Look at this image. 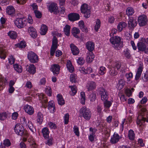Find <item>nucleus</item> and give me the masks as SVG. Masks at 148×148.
Instances as JSON below:
<instances>
[{
	"label": "nucleus",
	"instance_id": "obj_1",
	"mask_svg": "<svg viewBox=\"0 0 148 148\" xmlns=\"http://www.w3.org/2000/svg\"><path fill=\"white\" fill-rule=\"evenodd\" d=\"M110 41L112 47L116 50H119L123 46V42L121 41V38L119 36L111 37Z\"/></svg>",
	"mask_w": 148,
	"mask_h": 148
},
{
	"label": "nucleus",
	"instance_id": "obj_2",
	"mask_svg": "<svg viewBox=\"0 0 148 148\" xmlns=\"http://www.w3.org/2000/svg\"><path fill=\"white\" fill-rule=\"evenodd\" d=\"M80 116L83 117L86 120H89L91 118L92 113L90 110L85 107L81 108L79 111Z\"/></svg>",
	"mask_w": 148,
	"mask_h": 148
},
{
	"label": "nucleus",
	"instance_id": "obj_3",
	"mask_svg": "<svg viewBox=\"0 0 148 148\" xmlns=\"http://www.w3.org/2000/svg\"><path fill=\"white\" fill-rule=\"evenodd\" d=\"M147 110L145 108H142L139 111V115L137 117V123L141 126L145 121L148 122V118L147 119L143 117L144 114L147 113Z\"/></svg>",
	"mask_w": 148,
	"mask_h": 148
},
{
	"label": "nucleus",
	"instance_id": "obj_4",
	"mask_svg": "<svg viewBox=\"0 0 148 148\" xmlns=\"http://www.w3.org/2000/svg\"><path fill=\"white\" fill-rule=\"evenodd\" d=\"M14 130L15 133L18 135L22 136L23 135L27 136L28 134L26 132H24V129L23 126L21 124L17 123L16 124Z\"/></svg>",
	"mask_w": 148,
	"mask_h": 148
},
{
	"label": "nucleus",
	"instance_id": "obj_5",
	"mask_svg": "<svg viewBox=\"0 0 148 148\" xmlns=\"http://www.w3.org/2000/svg\"><path fill=\"white\" fill-rule=\"evenodd\" d=\"M27 23L26 19L24 18H17L14 21V23L19 28L24 27Z\"/></svg>",
	"mask_w": 148,
	"mask_h": 148
},
{
	"label": "nucleus",
	"instance_id": "obj_6",
	"mask_svg": "<svg viewBox=\"0 0 148 148\" xmlns=\"http://www.w3.org/2000/svg\"><path fill=\"white\" fill-rule=\"evenodd\" d=\"M27 56L28 59L31 63H36L38 60V56L33 51L28 52L27 53Z\"/></svg>",
	"mask_w": 148,
	"mask_h": 148
},
{
	"label": "nucleus",
	"instance_id": "obj_7",
	"mask_svg": "<svg viewBox=\"0 0 148 148\" xmlns=\"http://www.w3.org/2000/svg\"><path fill=\"white\" fill-rule=\"evenodd\" d=\"M148 19L147 16L145 14L140 16L138 18V23L140 27L144 26L148 22Z\"/></svg>",
	"mask_w": 148,
	"mask_h": 148
},
{
	"label": "nucleus",
	"instance_id": "obj_8",
	"mask_svg": "<svg viewBox=\"0 0 148 148\" xmlns=\"http://www.w3.org/2000/svg\"><path fill=\"white\" fill-rule=\"evenodd\" d=\"M99 90L101 100L103 101H106L107 100L108 96L106 90L102 88H100Z\"/></svg>",
	"mask_w": 148,
	"mask_h": 148
},
{
	"label": "nucleus",
	"instance_id": "obj_9",
	"mask_svg": "<svg viewBox=\"0 0 148 148\" xmlns=\"http://www.w3.org/2000/svg\"><path fill=\"white\" fill-rule=\"evenodd\" d=\"M137 25V21L133 17L129 18L128 21V25L129 29L133 30Z\"/></svg>",
	"mask_w": 148,
	"mask_h": 148
},
{
	"label": "nucleus",
	"instance_id": "obj_10",
	"mask_svg": "<svg viewBox=\"0 0 148 148\" xmlns=\"http://www.w3.org/2000/svg\"><path fill=\"white\" fill-rule=\"evenodd\" d=\"M6 13L9 15L13 16L15 14V10L14 7L12 5H9L6 8Z\"/></svg>",
	"mask_w": 148,
	"mask_h": 148
},
{
	"label": "nucleus",
	"instance_id": "obj_11",
	"mask_svg": "<svg viewBox=\"0 0 148 148\" xmlns=\"http://www.w3.org/2000/svg\"><path fill=\"white\" fill-rule=\"evenodd\" d=\"M68 17L69 20L72 21L78 20L79 19V14L76 13H72L69 14Z\"/></svg>",
	"mask_w": 148,
	"mask_h": 148
},
{
	"label": "nucleus",
	"instance_id": "obj_12",
	"mask_svg": "<svg viewBox=\"0 0 148 148\" xmlns=\"http://www.w3.org/2000/svg\"><path fill=\"white\" fill-rule=\"evenodd\" d=\"M49 9L51 12H54L57 13L58 10L57 5L56 3H52L50 5Z\"/></svg>",
	"mask_w": 148,
	"mask_h": 148
},
{
	"label": "nucleus",
	"instance_id": "obj_13",
	"mask_svg": "<svg viewBox=\"0 0 148 148\" xmlns=\"http://www.w3.org/2000/svg\"><path fill=\"white\" fill-rule=\"evenodd\" d=\"M28 31L31 36L33 38H35L37 37L36 31L33 27H29L28 29Z\"/></svg>",
	"mask_w": 148,
	"mask_h": 148
},
{
	"label": "nucleus",
	"instance_id": "obj_14",
	"mask_svg": "<svg viewBox=\"0 0 148 148\" xmlns=\"http://www.w3.org/2000/svg\"><path fill=\"white\" fill-rule=\"evenodd\" d=\"M25 110L26 112L29 115H32L34 113V109L32 106L26 105L24 106Z\"/></svg>",
	"mask_w": 148,
	"mask_h": 148
},
{
	"label": "nucleus",
	"instance_id": "obj_15",
	"mask_svg": "<svg viewBox=\"0 0 148 148\" xmlns=\"http://www.w3.org/2000/svg\"><path fill=\"white\" fill-rule=\"evenodd\" d=\"M60 67L58 64H55L51 66V69L54 75L59 73Z\"/></svg>",
	"mask_w": 148,
	"mask_h": 148
},
{
	"label": "nucleus",
	"instance_id": "obj_16",
	"mask_svg": "<svg viewBox=\"0 0 148 148\" xmlns=\"http://www.w3.org/2000/svg\"><path fill=\"white\" fill-rule=\"evenodd\" d=\"M80 31L77 27H74L71 29V33L73 36L76 38H79L78 34L80 33Z\"/></svg>",
	"mask_w": 148,
	"mask_h": 148
},
{
	"label": "nucleus",
	"instance_id": "obj_17",
	"mask_svg": "<svg viewBox=\"0 0 148 148\" xmlns=\"http://www.w3.org/2000/svg\"><path fill=\"white\" fill-rule=\"evenodd\" d=\"M120 138V137L119 134L114 133L111 138L110 142L112 144H115L118 142Z\"/></svg>",
	"mask_w": 148,
	"mask_h": 148
},
{
	"label": "nucleus",
	"instance_id": "obj_18",
	"mask_svg": "<svg viewBox=\"0 0 148 148\" xmlns=\"http://www.w3.org/2000/svg\"><path fill=\"white\" fill-rule=\"evenodd\" d=\"M70 46L73 54L75 55H78L79 52V49L73 44H71Z\"/></svg>",
	"mask_w": 148,
	"mask_h": 148
},
{
	"label": "nucleus",
	"instance_id": "obj_19",
	"mask_svg": "<svg viewBox=\"0 0 148 148\" xmlns=\"http://www.w3.org/2000/svg\"><path fill=\"white\" fill-rule=\"evenodd\" d=\"M79 26L80 29L83 32H88V29L86 26L84 25V22L82 21H81L79 22Z\"/></svg>",
	"mask_w": 148,
	"mask_h": 148
},
{
	"label": "nucleus",
	"instance_id": "obj_20",
	"mask_svg": "<svg viewBox=\"0 0 148 148\" xmlns=\"http://www.w3.org/2000/svg\"><path fill=\"white\" fill-rule=\"evenodd\" d=\"M87 87L88 91L94 89L96 87V83L93 81L88 82L87 85Z\"/></svg>",
	"mask_w": 148,
	"mask_h": 148
},
{
	"label": "nucleus",
	"instance_id": "obj_21",
	"mask_svg": "<svg viewBox=\"0 0 148 148\" xmlns=\"http://www.w3.org/2000/svg\"><path fill=\"white\" fill-rule=\"evenodd\" d=\"M48 108L51 113H53L55 111L56 109L54 107L53 102V101H51L49 102L48 105Z\"/></svg>",
	"mask_w": 148,
	"mask_h": 148
},
{
	"label": "nucleus",
	"instance_id": "obj_22",
	"mask_svg": "<svg viewBox=\"0 0 148 148\" xmlns=\"http://www.w3.org/2000/svg\"><path fill=\"white\" fill-rule=\"evenodd\" d=\"M86 46L88 50L90 51L89 52H92V51L94 49V44L92 42H88L86 44Z\"/></svg>",
	"mask_w": 148,
	"mask_h": 148
},
{
	"label": "nucleus",
	"instance_id": "obj_23",
	"mask_svg": "<svg viewBox=\"0 0 148 148\" xmlns=\"http://www.w3.org/2000/svg\"><path fill=\"white\" fill-rule=\"evenodd\" d=\"M127 25L126 23L124 22H120L117 26L118 31L119 32H121L123 28H125Z\"/></svg>",
	"mask_w": 148,
	"mask_h": 148
},
{
	"label": "nucleus",
	"instance_id": "obj_24",
	"mask_svg": "<svg viewBox=\"0 0 148 148\" xmlns=\"http://www.w3.org/2000/svg\"><path fill=\"white\" fill-rule=\"evenodd\" d=\"M6 57V52L5 48L3 46H0V58L5 59Z\"/></svg>",
	"mask_w": 148,
	"mask_h": 148
},
{
	"label": "nucleus",
	"instance_id": "obj_25",
	"mask_svg": "<svg viewBox=\"0 0 148 148\" xmlns=\"http://www.w3.org/2000/svg\"><path fill=\"white\" fill-rule=\"evenodd\" d=\"M138 49L140 51H144L145 50L146 46L145 44L143 42H140L137 44Z\"/></svg>",
	"mask_w": 148,
	"mask_h": 148
},
{
	"label": "nucleus",
	"instance_id": "obj_26",
	"mask_svg": "<svg viewBox=\"0 0 148 148\" xmlns=\"http://www.w3.org/2000/svg\"><path fill=\"white\" fill-rule=\"evenodd\" d=\"M39 100L40 101L42 105H44L45 106L44 107L46 108L45 105V104L47 102V100L46 96L43 94H41L40 95L39 97Z\"/></svg>",
	"mask_w": 148,
	"mask_h": 148
},
{
	"label": "nucleus",
	"instance_id": "obj_27",
	"mask_svg": "<svg viewBox=\"0 0 148 148\" xmlns=\"http://www.w3.org/2000/svg\"><path fill=\"white\" fill-rule=\"evenodd\" d=\"M95 58V55L92 52H89L87 53L86 60L88 62H91Z\"/></svg>",
	"mask_w": 148,
	"mask_h": 148
},
{
	"label": "nucleus",
	"instance_id": "obj_28",
	"mask_svg": "<svg viewBox=\"0 0 148 148\" xmlns=\"http://www.w3.org/2000/svg\"><path fill=\"white\" fill-rule=\"evenodd\" d=\"M27 69L28 71L30 74H34L36 72V67L33 64H31Z\"/></svg>",
	"mask_w": 148,
	"mask_h": 148
},
{
	"label": "nucleus",
	"instance_id": "obj_29",
	"mask_svg": "<svg viewBox=\"0 0 148 148\" xmlns=\"http://www.w3.org/2000/svg\"><path fill=\"white\" fill-rule=\"evenodd\" d=\"M43 119V115L40 112H38L37 114V123L40 124L42 122Z\"/></svg>",
	"mask_w": 148,
	"mask_h": 148
},
{
	"label": "nucleus",
	"instance_id": "obj_30",
	"mask_svg": "<svg viewBox=\"0 0 148 148\" xmlns=\"http://www.w3.org/2000/svg\"><path fill=\"white\" fill-rule=\"evenodd\" d=\"M48 30V27L47 26L45 25H42L40 29V34L42 35H45Z\"/></svg>",
	"mask_w": 148,
	"mask_h": 148
},
{
	"label": "nucleus",
	"instance_id": "obj_31",
	"mask_svg": "<svg viewBox=\"0 0 148 148\" xmlns=\"http://www.w3.org/2000/svg\"><path fill=\"white\" fill-rule=\"evenodd\" d=\"M8 35L11 38L13 39H16L17 36L16 33L13 31H9L8 33Z\"/></svg>",
	"mask_w": 148,
	"mask_h": 148
},
{
	"label": "nucleus",
	"instance_id": "obj_32",
	"mask_svg": "<svg viewBox=\"0 0 148 148\" xmlns=\"http://www.w3.org/2000/svg\"><path fill=\"white\" fill-rule=\"evenodd\" d=\"M142 71V67L141 66H140L138 69L137 72L135 76V79L136 80H138L139 79L140 77Z\"/></svg>",
	"mask_w": 148,
	"mask_h": 148
},
{
	"label": "nucleus",
	"instance_id": "obj_33",
	"mask_svg": "<svg viewBox=\"0 0 148 148\" xmlns=\"http://www.w3.org/2000/svg\"><path fill=\"white\" fill-rule=\"evenodd\" d=\"M42 132L45 138H48L49 132L47 128L45 127L43 128L42 130Z\"/></svg>",
	"mask_w": 148,
	"mask_h": 148
},
{
	"label": "nucleus",
	"instance_id": "obj_34",
	"mask_svg": "<svg viewBox=\"0 0 148 148\" xmlns=\"http://www.w3.org/2000/svg\"><path fill=\"white\" fill-rule=\"evenodd\" d=\"M57 100L58 104L62 105L65 103V101L62 95L58 94L57 96Z\"/></svg>",
	"mask_w": 148,
	"mask_h": 148
},
{
	"label": "nucleus",
	"instance_id": "obj_35",
	"mask_svg": "<svg viewBox=\"0 0 148 148\" xmlns=\"http://www.w3.org/2000/svg\"><path fill=\"white\" fill-rule=\"evenodd\" d=\"M134 13V9L132 7H128L126 10V14L128 16H132Z\"/></svg>",
	"mask_w": 148,
	"mask_h": 148
},
{
	"label": "nucleus",
	"instance_id": "obj_36",
	"mask_svg": "<svg viewBox=\"0 0 148 148\" xmlns=\"http://www.w3.org/2000/svg\"><path fill=\"white\" fill-rule=\"evenodd\" d=\"M71 27L68 25H66L64 28V32L65 34L67 36H69L70 34Z\"/></svg>",
	"mask_w": 148,
	"mask_h": 148
},
{
	"label": "nucleus",
	"instance_id": "obj_37",
	"mask_svg": "<svg viewBox=\"0 0 148 148\" xmlns=\"http://www.w3.org/2000/svg\"><path fill=\"white\" fill-rule=\"evenodd\" d=\"M89 10H90V8L87 4L84 3L82 5L80 8L81 12Z\"/></svg>",
	"mask_w": 148,
	"mask_h": 148
},
{
	"label": "nucleus",
	"instance_id": "obj_38",
	"mask_svg": "<svg viewBox=\"0 0 148 148\" xmlns=\"http://www.w3.org/2000/svg\"><path fill=\"white\" fill-rule=\"evenodd\" d=\"M69 88H70L71 91L69 92L70 94L72 96L75 95L77 92L76 87L75 86H69Z\"/></svg>",
	"mask_w": 148,
	"mask_h": 148
},
{
	"label": "nucleus",
	"instance_id": "obj_39",
	"mask_svg": "<svg viewBox=\"0 0 148 148\" xmlns=\"http://www.w3.org/2000/svg\"><path fill=\"white\" fill-rule=\"evenodd\" d=\"M15 70L18 73H21L22 71V66L18 64H15L13 65Z\"/></svg>",
	"mask_w": 148,
	"mask_h": 148
},
{
	"label": "nucleus",
	"instance_id": "obj_40",
	"mask_svg": "<svg viewBox=\"0 0 148 148\" xmlns=\"http://www.w3.org/2000/svg\"><path fill=\"white\" fill-rule=\"evenodd\" d=\"M116 71L117 70L116 69L112 66L109 69V73L111 75L114 76L117 74V72Z\"/></svg>",
	"mask_w": 148,
	"mask_h": 148
},
{
	"label": "nucleus",
	"instance_id": "obj_41",
	"mask_svg": "<svg viewBox=\"0 0 148 148\" xmlns=\"http://www.w3.org/2000/svg\"><path fill=\"white\" fill-rule=\"evenodd\" d=\"M16 47L20 48H25L26 46L25 42L24 41H22L20 42L15 45Z\"/></svg>",
	"mask_w": 148,
	"mask_h": 148
},
{
	"label": "nucleus",
	"instance_id": "obj_42",
	"mask_svg": "<svg viewBox=\"0 0 148 148\" xmlns=\"http://www.w3.org/2000/svg\"><path fill=\"white\" fill-rule=\"evenodd\" d=\"M67 67L70 73H72L74 71L73 67L71 62H68L66 64Z\"/></svg>",
	"mask_w": 148,
	"mask_h": 148
},
{
	"label": "nucleus",
	"instance_id": "obj_43",
	"mask_svg": "<svg viewBox=\"0 0 148 148\" xmlns=\"http://www.w3.org/2000/svg\"><path fill=\"white\" fill-rule=\"evenodd\" d=\"M128 137L129 139L133 140L134 139L135 137V134L134 132L132 130H130L129 131Z\"/></svg>",
	"mask_w": 148,
	"mask_h": 148
},
{
	"label": "nucleus",
	"instance_id": "obj_44",
	"mask_svg": "<svg viewBox=\"0 0 148 148\" xmlns=\"http://www.w3.org/2000/svg\"><path fill=\"white\" fill-rule=\"evenodd\" d=\"M81 97V103L82 104H84L85 102V95L84 92H82L80 93Z\"/></svg>",
	"mask_w": 148,
	"mask_h": 148
},
{
	"label": "nucleus",
	"instance_id": "obj_45",
	"mask_svg": "<svg viewBox=\"0 0 148 148\" xmlns=\"http://www.w3.org/2000/svg\"><path fill=\"white\" fill-rule=\"evenodd\" d=\"M84 14V16L86 18H89L90 16V10L81 12Z\"/></svg>",
	"mask_w": 148,
	"mask_h": 148
},
{
	"label": "nucleus",
	"instance_id": "obj_46",
	"mask_svg": "<svg viewBox=\"0 0 148 148\" xmlns=\"http://www.w3.org/2000/svg\"><path fill=\"white\" fill-rule=\"evenodd\" d=\"M121 66V63L119 62H114L112 65V66L114 68L117 70L119 69Z\"/></svg>",
	"mask_w": 148,
	"mask_h": 148
},
{
	"label": "nucleus",
	"instance_id": "obj_47",
	"mask_svg": "<svg viewBox=\"0 0 148 148\" xmlns=\"http://www.w3.org/2000/svg\"><path fill=\"white\" fill-rule=\"evenodd\" d=\"M58 40L57 38L54 36L53 37L52 41V47L57 48Z\"/></svg>",
	"mask_w": 148,
	"mask_h": 148
},
{
	"label": "nucleus",
	"instance_id": "obj_48",
	"mask_svg": "<svg viewBox=\"0 0 148 148\" xmlns=\"http://www.w3.org/2000/svg\"><path fill=\"white\" fill-rule=\"evenodd\" d=\"M100 26V21L97 19L96 21V24L95 27V29L96 32H97Z\"/></svg>",
	"mask_w": 148,
	"mask_h": 148
},
{
	"label": "nucleus",
	"instance_id": "obj_49",
	"mask_svg": "<svg viewBox=\"0 0 148 148\" xmlns=\"http://www.w3.org/2000/svg\"><path fill=\"white\" fill-rule=\"evenodd\" d=\"M124 55L128 59L130 58L131 57L129 50L127 49L124 51Z\"/></svg>",
	"mask_w": 148,
	"mask_h": 148
},
{
	"label": "nucleus",
	"instance_id": "obj_50",
	"mask_svg": "<svg viewBox=\"0 0 148 148\" xmlns=\"http://www.w3.org/2000/svg\"><path fill=\"white\" fill-rule=\"evenodd\" d=\"M8 115L6 112H3L0 113V120H4L7 118Z\"/></svg>",
	"mask_w": 148,
	"mask_h": 148
},
{
	"label": "nucleus",
	"instance_id": "obj_51",
	"mask_svg": "<svg viewBox=\"0 0 148 148\" xmlns=\"http://www.w3.org/2000/svg\"><path fill=\"white\" fill-rule=\"evenodd\" d=\"M103 103L104 104V106L106 108H109L111 106L112 104V103L110 101H108L107 100L106 101H104Z\"/></svg>",
	"mask_w": 148,
	"mask_h": 148
},
{
	"label": "nucleus",
	"instance_id": "obj_52",
	"mask_svg": "<svg viewBox=\"0 0 148 148\" xmlns=\"http://www.w3.org/2000/svg\"><path fill=\"white\" fill-rule=\"evenodd\" d=\"M89 98L91 101H93L95 100L96 96L95 93L92 92L89 96Z\"/></svg>",
	"mask_w": 148,
	"mask_h": 148
},
{
	"label": "nucleus",
	"instance_id": "obj_53",
	"mask_svg": "<svg viewBox=\"0 0 148 148\" xmlns=\"http://www.w3.org/2000/svg\"><path fill=\"white\" fill-rule=\"evenodd\" d=\"M70 81L72 83H75L76 81V75L73 74H71L70 76Z\"/></svg>",
	"mask_w": 148,
	"mask_h": 148
},
{
	"label": "nucleus",
	"instance_id": "obj_54",
	"mask_svg": "<svg viewBox=\"0 0 148 148\" xmlns=\"http://www.w3.org/2000/svg\"><path fill=\"white\" fill-rule=\"evenodd\" d=\"M118 95L121 101L124 102L126 101L127 98L125 97V95H122L121 93H119Z\"/></svg>",
	"mask_w": 148,
	"mask_h": 148
},
{
	"label": "nucleus",
	"instance_id": "obj_55",
	"mask_svg": "<svg viewBox=\"0 0 148 148\" xmlns=\"http://www.w3.org/2000/svg\"><path fill=\"white\" fill-rule=\"evenodd\" d=\"M73 131L75 135L77 136H79V128L77 126H75L73 127Z\"/></svg>",
	"mask_w": 148,
	"mask_h": 148
},
{
	"label": "nucleus",
	"instance_id": "obj_56",
	"mask_svg": "<svg viewBox=\"0 0 148 148\" xmlns=\"http://www.w3.org/2000/svg\"><path fill=\"white\" fill-rule=\"evenodd\" d=\"M118 84L119 86L120 87V89H122L125 84L124 80L122 79H119V81Z\"/></svg>",
	"mask_w": 148,
	"mask_h": 148
},
{
	"label": "nucleus",
	"instance_id": "obj_57",
	"mask_svg": "<svg viewBox=\"0 0 148 148\" xmlns=\"http://www.w3.org/2000/svg\"><path fill=\"white\" fill-rule=\"evenodd\" d=\"M48 140L47 141L46 143V144L49 146L51 145H52L53 142V139L52 137L49 138H47Z\"/></svg>",
	"mask_w": 148,
	"mask_h": 148
},
{
	"label": "nucleus",
	"instance_id": "obj_58",
	"mask_svg": "<svg viewBox=\"0 0 148 148\" xmlns=\"http://www.w3.org/2000/svg\"><path fill=\"white\" fill-rule=\"evenodd\" d=\"M77 63L80 65H83L84 63V60L82 57L79 58L77 61Z\"/></svg>",
	"mask_w": 148,
	"mask_h": 148
},
{
	"label": "nucleus",
	"instance_id": "obj_59",
	"mask_svg": "<svg viewBox=\"0 0 148 148\" xmlns=\"http://www.w3.org/2000/svg\"><path fill=\"white\" fill-rule=\"evenodd\" d=\"M106 68L104 67L101 66L100 68L99 73L101 75H104L105 73Z\"/></svg>",
	"mask_w": 148,
	"mask_h": 148
},
{
	"label": "nucleus",
	"instance_id": "obj_60",
	"mask_svg": "<svg viewBox=\"0 0 148 148\" xmlns=\"http://www.w3.org/2000/svg\"><path fill=\"white\" fill-rule=\"evenodd\" d=\"M45 92L48 96H51V90L50 87H47L46 90Z\"/></svg>",
	"mask_w": 148,
	"mask_h": 148
},
{
	"label": "nucleus",
	"instance_id": "obj_61",
	"mask_svg": "<svg viewBox=\"0 0 148 148\" xmlns=\"http://www.w3.org/2000/svg\"><path fill=\"white\" fill-rule=\"evenodd\" d=\"M4 145L6 147H9L11 145V143L8 139H5L4 141Z\"/></svg>",
	"mask_w": 148,
	"mask_h": 148
},
{
	"label": "nucleus",
	"instance_id": "obj_62",
	"mask_svg": "<svg viewBox=\"0 0 148 148\" xmlns=\"http://www.w3.org/2000/svg\"><path fill=\"white\" fill-rule=\"evenodd\" d=\"M69 115L68 113L66 114L64 116V123L66 124H68L69 122Z\"/></svg>",
	"mask_w": 148,
	"mask_h": 148
},
{
	"label": "nucleus",
	"instance_id": "obj_63",
	"mask_svg": "<svg viewBox=\"0 0 148 148\" xmlns=\"http://www.w3.org/2000/svg\"><path fill=\"white\" fill-rule=\"evenodd\" d=\"M15 59L14 57L11 56L10 58L8 59L9 62L11 64H13L15 62Z\"/></svg>",
	"mask_w": 148,
	"mask_h": 148
},
{
	"label": "nucleus",
	"instance_id": "obj_64",
	"mask_svg": "<svg viewBox=\"0 0 148 148\" xmlns=\"http://www.w3.org/2000/svg\"><path fill=\"white\" fill-rule=\"evenodd\" d=\"M92 71V69L90 67H87L86 69L85 73V74H90Z\"/></svg>",
	"mask_w": 148,
	"mask_h": 148
}]
</instances>
